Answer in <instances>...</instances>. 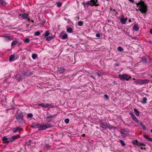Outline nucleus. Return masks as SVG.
Wrapping results in <instances>:
<instances>
[{"instance_id":"1","label":"nucleus","mask_w":152,"mask_h":152,"mask_svg":"<svg viewBox=\"0 0 152 152\" xmlns=\"http://www.w3.org/2000/svg\"><path fill=\"white\" fill-rule=\"evenodd\" d=\"M136 4L138 7V9L142 13H146L147 11V6L144 1H140L138 3H136Z\"/></svg>"},{"instance_id":"2","label":"nucleus","mask_w":152,"mask_h":152,"mask_svg":"<svg viewBox=\"0 0 152 152\" xmlns=\"http://www.w3.org/2000/svg\"><path fill=\"white\" fill-rule=\"evenodd\" d=\"M20 137V136L17 135L16 136H12L8 137L6 136H4L2 137V140L3 142L4 143H9L12 142L16 140L17 138Z\"/></svg>"},{"instance_id":"3","label":"nucleus","mask_w":152,"mask_h":152,"mask_svg":"<svg viewBox=\"0 0 152 152\" xmlns=\"http://www.w3.org/2000/svg\"><path fill=\"white\" fill-rule=\"evenodd\" d=\"M83 5H88L91 6H95L97 7L99 6V4L98 3L97 0H91L83 4Z\"/></svg>"},{"instance_id":"4","label":"nucleus","mask_w":152,"mask_h":152,"mask_svg":"<svg viewBox=\"0 0 152 152\" xmlns=\"http://www.w3.org/2000/svg\"><path fill=\"white\" fill-rule=\"evenodd\" d=\"M119 77L121 80H128L131 78V77L129 75L127 74H124L123 75H119Z\"/></svg>"},{"instance_id":"5","label":"nucleus","mask_w":152,"mask_h":152,"mask_svg":"<svg viewBox=\"0 0 152 152\" xmlns=\"http://www.w3.org/2000/svg\"><path fill=\"white\" fill-rule=\"evenodd\" d=\"M51 126H52L51 125H47L43 123H42L41 124H39V129L40 130H44L47 128H50Z\"/></svg>"},{"instance_id":"6","label":"nucleus","mask_w":152,"mask_h":152,"mask_svg":"<svg viewBox=\"0 0 152 152\" xmlns=\"http://www.w3.org/2000/svg\"><path fill=\"white\" fill-rule=\"evenodd\" d=\"M129 131L128 129H122L121 131V132L122 135L125 137L126 135L129 134Z\"/></svg>"},{"instance_id":"7","label":"nucleus","mask_w":152,"mask_h":152,"mask_svg":"<svg viewBox=\"0 0 152 152\" xmlns=\"http://www.w3.org/2000/svg\"><path fill=\"white\" fill-rule=\"evenodd\" d=\"M23 114L20 113L16 117V118L18 121V122L20 123H22L23 120Z\"/></svg>"},{"instance_id":"8","label":"nucleus","mask_w":152,"mask_h":152,"mask_svg":"<svg viewBox=\"0 0 152 152\" xmlns=\"http://www.w3.org/2000/svg\"><path fill=\"white\" fill-rule=\"evenodd\" d=\"M56 115H50L46 117V121L47 123H49L51 121L53 118H54L56 116Z\"/></svg>"},{"instance_id":"9","label":"nucleus","mask_w":152,"mask_h":152,"mask_svg":"<svg viewBox=\"0 0 152 152\" xmlns=\"http://www.w3.org/2000/svg\"><path fill=\"white\" fill-rule=\"evenodd\" d=\"M129 114L131 115L132 118L136 123H138L139 121L137 118L134 116L133 112H130L129 113Z\"/></svg>"},{"instance_id":"10","label":"nucleus","mask_w":152,"mask_h":152,"mask_svg":"<svg viewBox=\"0 0 152 152\" xmlns=\"http://www.w3.org/2000/svg\"><path fill=\"white\" fill-rule=\"evenodd\" d=\"M28 15L26 13L23 14L22 15V17L23 19H27L28 21L31 20L30 18L28 17Z\"/></svg>"},{"instance_id":"11","label":"nucleus","mask_w":152,"mask_h":152,"mask_svg":"<svg viewBox=\"0 0 152 152\" xmlns=\"http://www.w3.org/2000/svg\"><path fill=\"white\" fill-rule=\"evenodd\" d=\"M5 37L4 40L6 41H8L10 40H12L13 39V37H12L9 36L7 37L3 36Z\"/></svg>"},{"instance_id":"12","label":"nucleus","mask_w":152,"mask_h":152,"mask_svg":"<svg viewBox=\"0 0 152 152\" xmlns=\"http://www.w3.org/2000/svg\"><path fill=\"white\" fill-rule=\"evenodd\" d=\"M20 130H22V129L20 127H15L12 129V130L14 133H16L17 132L19 131Z\"/></svg>"},{"instance_id":"13","label":"nucleus","mask_w":152,"mask_h":152,"mask_svg":"<svg viewBox=\"0 0 152 152\" xmlns=\"http://www.w3.org/2000/svg\"><path fill=\"white\" fill-rule=\"evenodd\" d=\"M127 18H121L120 19V21L121 23L123 24H125L126 23V21L127 20Z\"/></svg>"},{"instance_id":"14","label":"nucleus","mask_w":152,"mask_h":152,"mask_svg":"<svg viewBox=\"0 0 152 152\" xmlns=\"http://www.w3.org/2000/svg\"><path fill=\"white\" fill-rule=\"evenodd\" d=\"M139 27L138 25L137 24H135L133 27V30L137 31L139 29Z\"/></svg>"},{"instance_id":"15","label":"nucleus","mask_w":152,"mask_h":152,"mask_svg":"<svg viewBox=\"0 0 152 152\" xmlns=\"http://www.w3.org/2000/svg\"><path fill=\"white\" fill-rule=\"evenodd\" d=\"M39 124L38 123L33 124L32 126V127L34 128H39Z\"/></svg>"},{"instance_id":"16","label":"nucleus","mask_w":152,"mask_h":152,"mask_svg":"<svg viewBox=\"0 0 152 152\" xmlns=\"http://www.w3.org/2000/svg\"><path fill=\"white\" fill-rule=\"evenodd\" d=\"M66 70V69L64 68H60V69L59 70V73L60 74H63Z\"/></svg>"},{"instance_id":"17","label":"nucleus","mask_w":152,"mask_h":152,"mask_svg":"<svg viewBox=\"0 0 152 152\" xmlns=\"http://www.w3.org/2000/svg\"><path fill=\"white\" fill-rule=\"evenodd\" d=\"M141 84H145L148 83L149 80H142L140 79Z\"/></svg>"},{"instance_id":"18","label":"nucleus","mask_w":152,"mask_h":152,"mask_svg":"<svg viewBox=\"0 0 152 152\" xmlns=\"http://www.w3.org/2000/svg\"><path fill=\"white\" fill-rule=\"evenodd\" d=\"M134 110L135 113L136 115L137 116H139L140 115V112H139V111L136 108H134Z\"/></svg>"},{"instance_id":"19","label":"nucleus","mask_w":152,"mask_h":152,"mask_svg":"<svg viewBox=\"0 0 152 152\" xmlns=\"http://www.w3.org/2000/svg\"><path fill=\"white\" fill-rule=\"evenodd\" d=\"M15 56L14 55H11L10 56L9 58V60L10 61H11L13 60V59L15 58Z\"/></svg>"},{"instance_id":"20","label":"nucleus","mask_w":152,"mask_h":152,"mask_svg":"<svg viewBox=\"0 0 152 152\" xmlns=\"http://www.w3.org/2000/svg\"><path fill=\"white\" fill-rule=\"evenodd\" d=\"M66 31L68 32L71 33L72 32L73 29L71 27H68L67 28Z\"/></svg>"},{"instance_id":"21","label":"nucleus","mask_w":152,"mask_h":152,"mask_svg":"<svg viewBox=\"0 0 152 152\" xmlns=\"http://www.w3.org/2000/svg\"><path fill=\"white\" fill-rule=\"evenodd\" d=\"M142 102H141L143 104H145L147 102V99L146 97H144L142 99Z\"/></svg>"},{"instance_id":"22","label":"nucleus","mask_w":152,"mask_h":152,"mask_svg":"<svg viewBox=\"0 0 152 152\" xmlns=\"http://www.w3.org/2000/svg\"><path fill=\"white\" fill-rule=\"evenodd\" d=\"M67 37L68 36L67 34L65 33L62 36L61 38L63 39H66Z\"/></svg>"},{"instance_id":"23","label":"nucleus","mask_w":152,"mask_h":152,"mask_svg":"<svg viewBox=\"0 0 152 152\" xmlns=\"http://www.w3.org/2000/svg\"><path fill=\"white\" fill-rule=\"evenodd\" d=\"M18 41L17 40L13 41L11 43V46H12L15 45L18 43Z\"/></svg>"},{"instance_id":"24","label":"nucleus","mask_w":152,"mask_h":152,"mask_svg":"<svg viewBox=\"0 0 152 152\" xmlns=\"http://www.w3.org/2000/svg\"><path fill=\"white\" fill-rule=\"evenodd\" d=\"M51 107V105L48 104H46L44 105V107L45 108H50Z\"/></svg>"},{"instance_id":"25","label":"nucleus","mask_w":152,"mask_h":152,"mask_svg":"<svg viewBox=\"0 0 152 152\" xmlns=\"http://www.w3.org/2000/svg\"><path fill=\"white\" fill-rule=\"evenodd\" d=\"M137 145L138 146L140 147H141V149H143L142 147L143 146H144L142 143L140 142H138V143H137Z\"/></svg>"},{"instance_id":"26","label":"nucleus","mask_w":152,"mask_h":152,"mask_svg":"<svg viewBox=\"0 0 152 152\" xmlns=\"http://www.w3.org/2000/svg\"><path fill=\"white\" fill-rule=\"evenodd\" d=\"M0 4L3 5H5L6 4L5 1L2 0H0Z\"/></svg>"},{"instance_id":"27","label":"nucleus","mask_w":152,"mask_h":152,"mask_svg":"<svg viewBox=\"0 0 152 152\" xmlns=\"http://www.w3.org/2000/svg\"><path fill=\"white\" fill-rule=\"evenodd\" d=\"M53 38V36L49 37L47 38L46 40L48 41H50Z\"/></svg>"},{"instance_id":"28","label":"nucleus","mask_w":152,"mask_h":152,"mask_svg":"<svg viewBox=\"0 0 152 152\" xmlns=\"http://www.w3.org/2000/svg\"><path fill=\"white\" fill-rule=\"evenodd\" d=\"M117 50L118 51L121 52L123 51V49L121 47L119 46L118 47Z\"/></svg>"},{"instance_id":"29","label":"nucleus","mask_w":152,"mask_h":152,"mask_svg":"<svg viewBox=\"0 0 152 152\" xmlns=\"http://www.w3.org/2000/svg\"><path fill=\"white\" fill-rule=\"evenodd\" d=\"M140 82V80H136L135 81H134V83L135 84L137 85L139 84H141V82Z\"/></svg>"},{"instance_id":"30","label":"nucleus","mask_w":152,"mask_h":152,"mask_svg":"<svg viewBox=\"0 0 152 152\" xmlns=\"http://www.w3.org/2000/svg\"><path fill=\"white\" fill-rule=\"evenodd\" d=\"M49 31H45V33L44 34H43V35L45 36H47L49 35Z\"/></svg>"},{"instance_id":"31","label":"nucleus","mask_w":152,"mask_h":152,"mask_svg":"<svg viewBox=\"0 0 152 152\" xmlns=\"http://www.w3.org/2000/svg\"><path fill=\"white\" fill-rule=\"evenodd\" d=\"M37 56L36 54H32V57L33 59H34L37 57Z\"/></svg>"},{"instance_id":"32","label":"nucleus","mask_w":152,"mask_h":152,"mask_svg":"<svg viewBox=\"0 0 152 152\" xmlns=\"http://www.w3.org/2000/svg\"><path fill=\"white\" fill-rule=\"evenodd\" d=\"M145 137L147 139L148 141H151L152 142V138L149 137L147 136H146Z\"/></svg>"},{"instance_id":"33","label":"nucleus","mask_w":152,"mask_h":152,"mask_svg":"<svg viewBox=\"0 0 152 152\" xmlns=\"http://www.w3.org/2000/svg\"><path fill=\"white\" fill-rule=\"evenodd\" d=\"M78 25L79 26H81L83 25V23L82 21H80L78 22Z\"/></svg>"},{"instance_id":"34","label":"nucleus","mask_w":152,"mask_h":152,"mask_svg":"<svg viewBox=\"0 0 152 152\" xmlns=\"http://www.w3.org/2000/svg\"><path fill=\"white\" fill-rule=\"evenodd\" d=\"M26 74H27L28 75H30L32 74V72L29 71H28L26 72Z\"/></svg>"},{"instance_id":"35","label":"nucleus","mask_w":152,"mask_h":152,"mask_svg":"<svg viewBox=\"0 0 152 152\" xmlns=\"http://www.w3.org/2000/svg\"><path fill=\"white\" fill-rule=\"evenodd\" d=\"M40 31H36L35 33H34V35L35 36H39V35H40Z\"/></svg>"},{"instance_id":"36","label":"nucleus","mask_w":152,"mask_h":152,"mask_svg":"<svg viewBox=\"0 0 152 152\" xmlns=\"http://www.w3.org/2000/svg\"><path fill=\"white\" fill-rule=\"evenodd\" d=\"M56 4L58 7H60L62 5V4L61 2H58L56 3Z\"/></svg>"},{"instance_id":"37","label":"nucleus","mask_w":152,"mask_h":152,"mask_svg":"<svg viewBox=\"0 0 152 152\" xmlns=\"http://www.w3.org/2000/svg\"><path fill=\"white\" fill-rule=\"evenodd\" d=\"M120 142L123 146H124L125 145V143L124 142V141L122 140H120Z\"/></svg>"},{"instance_id":"38","label":"nucleus","mask_w":152,"mask_h":152,"mask_svg":"<svg viewBox=\"0 0 152 152\" xmlns=\"http://www.w3.org/2000/svg\"><path fill=\"white\" fill-rule=\"evenodd\" d=\"M28 118H31L33 116V115L32 113L28 114L27 115Z\"/></svg>"},{"instance_id":"39","label":"nucleus","mask_w":152,"mask_h":152,"mask_svg":"<svg viewBox=\"0 0 152 152\" xmlns=\"http://www.w3.org/2000/svg\"><path fill=\"white\" fill-rule=\"evenodd\" d=\"M138 142L137 140H134L133 141V144L134 145H137Z\"/></svg>"},{"instance_id":"40","label":"nucleus","mask_w":152,"mask_h":152,"mask_svg":"<svg viewBox=\"0 0 152 152\" xmlns=\"http://www.w3.org/2000/svg\"><path fill=\"white\" fill-rule=\"evenodd\" d=\"M69 119L68 118H66L65 119L64 121L66 124H68L69 122Z\"/></svg>"},{"instance_id":"41","label":"nucleus","mask_w":152,"mask_h":152,"mask_svg":"<svg viewBox=\"0 0 152 152\" xmlns=\"http://www.w3.org/2000/svg\"><path fill=\"white\" fill-rule=\"evenodd\" d=\"M24 42L26 43H28L30 42V39L28 38H26Z\"/></svg>"},{"instance_id":"42","label":"nucleus","mask_w":152,"mask_h":152,"mask_svg":"<svg viewBox=\"0 0 152 152\" xmlns=\"http://www.w3.org/2000/svg\"><path fill=\"white\" fill-rule=\"evenodd\" d=\"M104 96L106 99H108L109 98L108 96L106 94L104 95Z\"/></svg>"},{"instance_id":"43","label":"nucleus","mask_w":152,"mask_h":152,"mask_svg":"<svg viewBox=\"0 0 152 152\" xmlns=\"http://www.w3.org/2000/svg\"><path fill=\"white\" fill-rule=\"evenodd\" d=\"M44 105H45V104L44 103H42L41 104H38V106H41L42 107H44Z\"/></svg>"},{"instance_id":"44","label":"nucleus","mask_w":152,"mask_h":152,"mask_svg":"<svg viewBox=\"0 0 152 152\" xmlns=\"http://www.w3.org/2000/svg\"><path fill=\"white\" fill-rule=\"evenodd\" d=\"M96 36L98 37H100L101 36L100 34H96Z\"/></svg>"},{"instance_id":"45","label":"nucleus","mask_w":152,"mask_h":152,"mask_svg":"<svg viewBox=\"0 0 152 152\" xmlns=\"http://www.w3.org/2000/svg\"><path fill=\"white\" fill-rule=\"evenodd\" d=\"M45 147L47 148H50V146L49 145H45Z\"/></svg>"},{"instance_id":"46","label":"nucleus","mask_w":152,"mask_h":152,"mask_svg":"<svg viewBox=\"0 0 152 152\" xmlns=\"http://www.w3.org/2000/svg\"><path fill=\"white\" fill-rule=\"evenodd\" d=\"M148 42L150 44H152V41L151 40H148Z\"/></svg>"},{"instance_id":"47","label":"nucleus","mask_w":152,"mask_h":152,"mask_svg":"<svg viewBox=\"0 0 152 152\" xmlns=\"http://www.w3.org/2000/svg\"><path fill=\"white\" fill-rule=\"evenodd\" d=\"M129 1L132 3H133L134 2V0H129Z\"/></svg>"},{"instance_id":"48","label":"nucleus","mask_w":152,"mask_h":152,"mask_svg":"<svg viewBox=\"0 0 152 152\" xmlns=\"http://www.w3.org/2000/svg\"><path fill=\"white\" fill-rule=\"evenodd\" d=\"M98 76L99 77H100V76H101V74L97 73Z\"/></svg>"},{"instance_id":"49","label":"nucleus","mask_w":152,"mask_h":152,"mask_svg":"<svg viewBox=\"0 0 152 152\" xmlns=\"http://www.w3.org/2000/svg\"><path fill=\"white\" fill-rule=\"evenodd\" d=\"M150 32L152 34V29H151L150 30Z\"/></svg>"},{"instance_id":"50","label":"nucleus","mask_w":152,"mask_h":152,"mask_svg":"<svg viewBox=\"0 0 152 152\" xmlns=\"http://www.w3.org/2000/svg\"><path fill=\"white\" fill-rule=\"evenodd\" d=\"M64 31H63L61 32V34H64Z\"/></svg>"},{"instance_id":"51","label":"nucleus","mask_w":152,"mask_h":152,"mask_svg":"<svg viewBox=\"0 0 152 152\" xmlns=\"http://www.w3.org/2000/svg\"><path fill=\"white\" fill-rule=\"evenodd\" d=\"M85 134H83L82 136H83V137L85 136Z\"/></svg>"},{"instance_id":"52","label":"nucleus","mask_w":152,"mask_h":152,"mask_svg":"<svg viewBox=\"0 0 152 152\" xmlns=\"http://www.w3.org/2000/svg\"><path fill=\"white\" fill-rule=\"evenodd\" d=\"M150 76H151V77L152 78V75H150Z\"/></svg>"},{"instance_id":"53","label":"nucleus","mask_w":152,"mask_h":152,"mask_svg":"<svg viewBox=\"0 0 152 152\" xmlns=\"http://www.w3.org/2000/svg\"><path fill=\"white\" fill-rule=\"evenodd\" d=\"M135 80V79L134 78L133 79V80Z\"/></svg>"},{"instance_id":"54","label":"nucleus","mask_w":152,"mask_h":152,"mask_svg":"<svg viewBox=\"0 0 152 152\" xmlns=\"http://www.w3.org/2000/svg\"><path fill=\"white\" fill-rule=\"evenodd\" d=\"M151 132L152 133V129L151 130Z\"/></svg>"},{"instance_id":"55","label":"nucleus","mask_w":152,"mask_h":152,"mask_svg":"<svg viewBox=\"0 0 152 152\" xmlns=\"http://www.w3.org/2000/svg\"><path fill=\"white\" fill-rule=\"evenodd\" d=\"M31 21H32V22H33V20H31Z\"/></svg>"},{"instance_id":"56","label":"nucleus","mask_w":152,"mask_h":152,"mask_svg":"<svg viewBox=\"0 0 152 152\" xmlns=\"http://www.w3.org/2000/svg\"><path fill=\"white\" fill-rule=\"evenodd\" d=\"M131 21L130 20H129V21L130 22Z\"/></svg>"}]
</instances>
